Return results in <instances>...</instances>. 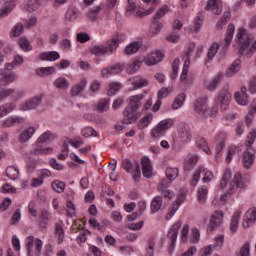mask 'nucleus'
<instances>
[{
    "label": "nucleus",
    "mask_w": 256,
    "mask_h": 256,
    "mask_svg": "<svg viewBox=\"0 0 256 256\" xmlns=\"http://www.w3.org/2000/svg\"><path fill=\"white\" fill-rule=\"evenodd\" d=\"M235 43L238 55L251 59L256 52V39L243 27L239 28L236 34Z\"/></svg>",
    "instance_id": "nucleus-1"
},
{
    "label": "nucleus",
    "mask_w": 256,
    "mask_h": 256,
    "mask_svg": "<svg viewBox=\"0 0 256 256\" xmlns=\"http://www.w3.org/2000/svg\"><path fill=\"white\" fill-rule=\"evenodd\" d=\"M51 137H53V134H51L50 131L44 132L36 141V147L32 153L33 155H51L53 153V148L47 147V148H41V144L47 143L51 140Z\"/></svg>",
    "instance_id": "nucleus-2"
},
{
    "label": "nucleus",
    "mask_w": 256,
    "mask_h": 256,
    "mask_svg": "<svg viewBox=\"0 0 256 256\" xmlns=\"http://www.w3.org/2000/svg\"><path fill=\"white\" fill-rule=\"evenodd\" d=\"M201 173H204V177L202 181L204 183H209L213 181L215 175H213V172L207 170L204 166H199L198 169L194 172L192 179L190 180V185L192 187H196L199 183V179H201Z\"/></svg>",
    "instance_id": "nucleus-3"
},
{
    "label": "nucleus",
    "mask_w": 256,
    "mask_h": 256,
    "mask_svg": "<svg viewBox=\"0 0 256 256\" xmlns=\"http://www.w3.org/2000/svg\"><path fill=\"white\" fill-rule=\"evenodd\" d=\"M26 245L28 256L41 255V251L43 249V241H41V239L28 236Z\"/></svg>",
    "instance_id": "nucleus-4"
},
{
    "label": "nucleus",
    "mask_w": 256,
    "mask_h": 256,
    "mask_svg": "<svg viewBox=\"0 0 256 256\" xmlns=\"http://www.w3.org/2000/svg\"><path fill=\"white\" fill-rule=\"evenodd\" d=\"M231 92L229 89L223 88L219 91L218 97L216 99V105H220L222 111H227V107L231 104Z\"/></svg>",
    "instance_id": "nucleus-5"
},
{
    "label": "nucleus",
    "mask_w": 256,
    "mask_h": 256,
    "mask_svg": "<svg viewBox=\"0 0 256 256\" xmlns=\"http://www.w3.org/2000/svg\"><path fill=\"white\" fill-rule=\"evenodd\" d=\"M152 13L153 8L145 11L143 8L135 6L134 3H129L126 7V17H131L133 15L134 17H145L147 15H151Z\"/></svg>",
    "instance_id": "nucleus-6"
},
{
    "label": "nucleus",
    "mask_w": 256,
    "mask_h": 256,
    "mask_svg": "<svg viewBox=\"0 0 256 256\" xmlns=\"http://www.w3.org/2000/svg\"><path fill=\"white\" fill-rule=\"evenodd\" d=\"M244 188L245 183L243 182V177L241 176V173L237 172L228 185L227 193L228 195H233L234 193H237V189Z\"/></svg>",
    "instance_id": "nucleus-7"
},
{
    "label": "nucleus",
    "mask_w": 256,
    "mask_h": 256,
    "mask_svg": "<svg viewBox=\"0 0 256 256\" xmlns=\"http://www.w3.org/2000/svg\"><path fill=\"white\" fill-rule=\"evenodd\" d=\"M164 57H165V53H163L162 51L156 50L150 53L146 58H144V63L148 67H153V65H157L158 63H161Z\"/></svg>",
    "instance_id": "nucleus-8"
},
{
    "label": "nucleus",
    "mask_w": 256,
    "mask_h": 256,
    "mask_svg": "<svg viewBox=\"0 0 256 256\" xmlns=\"http://www.w3.org/2000/svg\"><path fill=\"white\" fill-rule=\"evenodd\" d=\"M204 9L205 11H210L213 15H221V13H223V1L208 0Z\"/></svg>",
    "instance_id": "nucleus-9"
},
{
    "label": "nucleus",
    "mask_w": 256,
    "mask_h": 256,
    "mask_svg": "<svg viewBox=\"0 0 256 256\" xmlns=\"http://www.w3.org/2000/svg\"><path fill=\"white\" fill-rule=\"evenodd\" d=\"M194 110L202 117H207L209 113V106H207V97L198 98L194 102Z\"/></svg>",
    "instance_id": "nucleus-10"
},
{
    "label": "nucleus",
    "mask_w": 256,
    "mask_h": 256,
    "mask_svg": "<svg viewBox=\"0 0 256 256\" xmlns=\"http://www.w3.org/2000/svg\"><path fill=\"white\" fill-rule=\"evenodd\" d=\"M123 115V125H131V123H135V121L139 119V114L137 113V110L130 107L125 108Z\"/></svg>",
    "instance_id": "nucleus-11"
},
{
    "label": "nucleus",
    "mask_w": 256,
    "mask_h": 256,
    "mask_svg": "<svg viewBox=\"0 0 256 256\" xmlns=\"http://www.w3.org/2000/svg\"><path fill=\"white\" fill-rule=\"evenodd\" d=\"M223 211H215L214 214L210 217L209 224H208V231H215L221 223H223Z\"/></svg>",
    "instance_id": "nucleus-12"
},
{
    "label": "nucleus",
    "mask_w": 256,
    "mask_h": 256,
    "mask_svg": "<svg viewBox=\"0 0 256 256\" xmlns=\"http://www.w3.org/2000/svg\"><path fill=\"white\" fill-rule=\"evenodd\" d=\"M14 81H17V75L15 73L0 70V89L7 87V85L14 83Z\"/></svg>",
    "instance_id": "nucleus-13"
},
{
    "label": "nucleus",
    "mask_w": 256,
    "mask_h": 256,
    "mask_svg": "<svg viewBox=\"0 0 256 256\" xmlns=\"http://www.w3.org/2000/svg\"><path fill=\"white\" fill-rule=\"evenodd\" d=\"M182 222L177 221L172 225L170 230L168 231L167 237L171 240L170 250L173 251L175 249V242L177 241V235L179 233V229H181Z\"/></svg>",
    "instance_id": "nucleus-14"
},
{
    "label": "nucleus",
    "mask_w": 256,
    "mask_h": 256,
    "mask_svg": "<svg viewBox=\"0 0 256 256\" xmlns=\"http://www.w3.org/2000/svg\"><path fill=\"white\" fill-rule=\"evenodd\" d=\"M253 163H255V149L246 148V151L244 152L242 158V164L244 169H251V167H253Z\"/></svg>",
    "instance_id": "nucleus-15"
},
{
    "label": "nucleus",
    "mask_w": 256,
    "mask_h": 256,
    "mask_svg": "<svg viewBox=\"0 0 256 256\" xmlns=\"http://www.w3.org/2000/svg\"><path fill=\"white\" fill-rule=\"evenodd\" d=\"M128 81L133 86L131 91H137V89H143V87H147V85H149V80L142 76H134L132 78H129Z\"/></svg>",
    "instance_id": "nucleus-16"
},
{
    "label": "nucleus",
    "mask_w": 256,
    "mask_h": 256,
    "mask_svg": "<svg viewBox=\"0 0 256 256\" xmlns=\"http://www.w3.org/2000/svg\"><path fill=\"white\" fill-rule=\"evenodd\" d=\"M189 58L185 59L182 73L180 75V81L183 83V85H191L193 83V78L189 76V67H190Z\"/></svg>",
    "instance_id": "nucleus-17"
},
{
    "label": "nucleus",
    "mask_w": 256,
    "mask_h": 256,
    "mask_svg": "<svg viewBox=\"0 0 256 256\" xmlns=\"http://www.w3.org/2000/svg\"><path fill=\"white\" fill-rule=\"evenodd\" d=\"M142 173L147 179L153 177V165H151V160L147 156H143L141 159Z\"/></svg>",
    "instance_id": "nucleus-18"
},
{
    "label": "nucleus",
    "mask_w": 256,
    "mask_h": 256,
    "mask_svg": "<svg viewBox=\"0 0 256 256\" xmlns=\"http://www.w3.org/2000/svg\"><path fill=\"white\" fill-rule=\"evenodd\" d=\"M255 220H256V209L255 208L249 209L243 218L242 227L244 229H249V227L253 226V224L255 223Z\"/></svg>",
    "instance_id": "nucleus-19"
},
{
    "label": "nucleus",
    "mask_w": 256,
    "mask_h": 256,
    "mask_svg": "<svg viewBox=\"0 0 256 256\" xmlns=\"http://www.w3.org/2000/svg\"><path fill=\"white\" fill-rule=\"evenodd\" d=\"M178 138L183 144L189 143L193 139L191 129L188 126H180L178 128Z\"/></svg>",
    "instance_id": "nucleus-20"
},
{
    "label": "nucleus",
    "mask_w": 256,
    "mask_h": 256,
    "mask_svg": "<svg viewBox=\"0 0 256 256\" xmlns=\"http://www.w3.org/2000/svg\"><path fill=\"white\" fill-rule=\"evenodd\" d=\"M121 71H123V65L115 64L113 66L103 68L101 70V75H102V77L108 78V77H111L113 75H119V73H121Z\"/></svg>",
    "instance_id": "nucleus-21"
},
{
    "label": "nucleus",
    "mask_w": 256,
    "mask_h": 256,
    "mask_svg": "<svg viewBox=\"0 0 256 256\" xmlns=\"http://www.w3.org/2000/svg\"><path fill=\"white\" fill-rule=\"evenodd\" d=\"M235 101L238 105L245 106L249 103V95H247V87H241L240 91L234 94Z\"/></svg>",
    "instance_id": "nucleus-22"
},
{
    "label": "nucleus",
    "mask_w": 256,
    "mask_h": 256,
    "mask_svg": "<svg viewBox=\"0 0 256 256\" xmlns=\"http://www.w3.org/2000/svg\"><path fill=\"white\" fill-rule=\"evenodd\" d=\"M42 101L43 100L41 97L32 98L31 100L20 105V111H31V109H37Z\"/></svg>",
    "instance_id": "nucleus-23"
},
{
    "label": "nucleus",
    "mask_w": 256,
    "mask_h": 256,
    "mask_svg": "<svg viewBox=\"0 0 256 256\" xmlns=\"http://www.w3.org/2000/svg\"><path fill=\"white\" fill-rule=\"evenodd\" d=\"M143 99H145V94H136L130 96L128 98V107H130V109L139 111V107H141V101H143Z\"/></svg>",
    "instance_id": "nucleus-24"
},
{
    "label": "nucleus",
    "mask_w": 256,
    "mask_h": 256,
    "mask_svg": "<svg viewBox=\"0 0 256 256\" xmlns=\"http://www.w3.org/2000/svg\"><path fill=\"white\" fill-rule=\"evenodd\" d=\"M86 87H87V79L83 78L78 84L72 86L70 90V95L72 97H77L81 95L83 91H85Z\"/></svg>",
    "instance_id": "nucleus-25"
},
{
    "label": "nucleus",
    "mask_w": 256,
    "mask_h": 256,
    "mask_svg": "<svg viewBox=\"0 0 256 256\" xmlns=\"http://www.w3.org/2000/svg\"><path fill=\"white\" fill-rule=\"evenodd\" d=\"M35 131V127H27L19 134L18 140L20 141V143H27V141H29V139H31V137L35 135Z\"/></svg>",
    "instance_id": "nucleus-26"
},
{
    "label": "nucleus",
    "mask_w": 256,
    "mask_h": 256,
    "mask_svg": "<svg viewBox=\"0 0 256 256\" xmlns=\"http://www.w3.org/2000/svg\"><path fill=\"white\" fill-rule=\"evenodd\" d=\"M51 221V212L47 209L40 210L39 226L41 229H47V223Z\"/></svg>",
    "instance_id": "nucleus-27"
},
{
    "label": "nucleus",
    "mask_w": 256,
    "mask_h": 256,
    "mask_svg": "<svg viewBox=\"0 0 256 256\" xmlns=\"http://www.w3.org/2000/svg\"><path fill=\"white\" fill-rule=\"evenodd\" d=\"M241 219V210H237L232 215V218L230 220V226L229 229L231 233H237V229H239V220Z\"/></svg>",
    "instance_id": "nucleus-28"
},
{
    "label": "nucleus",
    "mask_w": 256,
    "mask_h": 256,
    "mask_svg": "<svg viewBox=\"0 0 256 256\" xmlns=\"http://www.w3.org/2000/svg\"><path fill=\"white\" fill-rule=\"evenodd\" d=\"M119 37H114L106 42V45L104 46L106 49V53H110L113 55L115 51H117V47H119Z\"/></svg>",
    "instance_id": "nucleus-29"
},
{
    "label": "nucleus",
    "mask_w": 256,
    "mask_h": 256,
    "mask_svg": "<svg viewBox=\"0 0 256 256\" xmlns=\"http://www.w3.org/2000/svg\"><path fill=\"white\" fill-rule=\"evenodd\" d=\"M60 55L58 52L51 51V52H43L39 55L40 61H57L60 59Z\"/></svg>",
    "instance_id": "nucleus-30"
},
{
    "label": "nucleus",
    "mask_w": 256,
    "mask_h": 256,
    "mask_svg": "<svg viewBox=\"0 0 256 256\" xmlns=\"http://www.w3.org/2000/svg\"><path fill=\"white\" fill-rule=\"evenodd\" d=\"M233 35H235V25L229 24L227 26L226 35H225V45L229 47L231 45V41H233Z\"/></svg>",
    "instance_id": "nucleus-31"
},
{
    "label": "nucleus",
    "mask_w": 256,
    "mask_h": 256,
    "mask_svg": "<svg viewBox=\"0 0 256 256\" xmlns=\"http://www.w3.org/2000/svg\"><path fill=\"white\" fill-rule=\"evenodd\" d=\"M161 29H163V23H161L159 20H155L154 18H152V22L150 25V35H157Z\"/></svg>",
    "instance_id": "nucleus-32"
},
{
    "label": "nucleus",
    "mask_w": 256,
    "mask_h": 256,
    "mask_svg": "<svg viewBox=\"0 0 256 256\" xmlns=\"http://www.w3.org/2000/svg\"><path fill=\"white\" fill-rule=\"evenodd\" d=\"M197 161H199L197 155L190 156L184 163L185 171H193L195 165H197Z\"/></svg>",
    "instance_id": "nucleus-33"
},
{
    "label": "nucleus",
    "mask_w": 256,
    "mask_h": 256,
    "mask_svg": "<svg viewBox=\"0 0 256 256\" xmlns=\"http://www.w3.org/2000/svg\"><path fill=\"white\" fill-rule=\"evenodd\" d=\"M54 86L56 87V89L67 91L69 89V81L64 77H60L54 81Z\"/></svg>",
    "instance_id": "nucleus-34"
},
{
    "label": "nucleus",
    "mask_w": 256,
    "mask_h": 256,
    "mask_svg": "<svg viewBox=\"0 0 256 256\" xmlns=\"http://www.w3.org/2000/svg\"><path fill=\"white\" fill-rule=\"evenodd\" d=\"M141 47V43L139 42H132L128 46H126L124 53L126 55H135L139 51V48Z\"/></svg>",
    "instance_id": "nucleus-35"
},
{
    "label": "nucleus",
    "mask_w": 256,
    "mask_h": 256,
    "mask_svg": "<svg viewBox=\"0 0 256 256\" xmlns=\"http://www.w3.org/2000/svg\"><path fill=\"white\" fill-rule=\"evenodd\" d=\"M239 71H241V59H236L227 70V75L231 77V75H235Z\"/></svg>",
    "instance_id": "nucleus-36"
},
{
    "label": "nucleus",
    "mask_w": 256,
    "mask_h": 256,
    "mask_svg": "<svg viewBox=\"0 0 256 256\" xmlns=\"http://www.w3.org/2000/svg\"><path fill=\"white\" fill-rule=\"evenodd\" d=\"M16 105L13 103L3 104L0 106V119L2 117H5L6 115H9L11 111L15 109Z\"/></svg>",
    "instance_id": "nucleus-37"
},
{
    "label": "nucleus",
    "mask_w": 256,
    "mask_h": 256,
    "mask_svg": "<svg viewBox=\"0 0 256 256\" xmlns=\"http://www.w3.org/2000/svg\"><path fill=\"white\" fill-rule=\"evenodd\" d=\"M163 205V198L161 196H155L151 203V212L157 213Z\"/></svg>",
    "instance_id": "nucleus-38"
},
{
    "label": "nucleus",
    "mask_w": 256,
    "mask_h": 256,
    "mask_svg": "<svg viewBox=\"0 0 256 256\" xmlns=\"http://www.w3.org/2000/svg\"><path fill=\"white\" fill-rule=\"evenodd\" d=\"M230 19H231V12L229 11L224 12L223 16L216 24L217 29L219 30L223 29V27H225V25L229 23Z\"/></svg>",
    "instance_id": "nucleus-39"
},
{
    "label": "nucleus",
    "mask_w": 256,
    "mask_h": 256,
    "mask_svg": "<svg viewBox=\"0 0 256 256\" xmlns=\"http://www.w3.org/2000/svg\"><path fill=\"white\" fill-rule=\"evenodd\" d=\"M207 193H209L207 186L203 185L198 188L197 197L199 203H205V201H207Z\"/></svg>",
    "instance_id": "nucleus-40"
},
{
    "label": "nucleus",
    "mask_w": 256,
    "mask_h": 256,
    "mask_svg": "<svg viewBox=\"0 0 256 256\" xmlns=\"http://www.w3.org/2000/svg\"><path fill=\"white\" fill-rule=\"evenodd\" d=\"M79 15H81L79 10L76 8H70L67 10L65 15L66 21H76V19H79Z\"/></svg>",
    "instance_id": "nucleus-41"
},
{
    "label": "nucleus",
    "mask_w": 256,
    "mask_h": 256,
    "mask_svg": "<svg viewBox=\"0 0 256 256\" xmlns=\"http://www.w3.org/2000/svg\"><path fill=\"white\" fill-rule=\"evenodd\" d=\"M39 5H41V0H28L25 9L28 13H34L39 9Z\"/></svg>",
    "instance_id": "nucleus-42"
},
{
    "label": "nucleus",
    "mask_w": 256,
    "mask_h": 256,
    "mask_svg": "<svg viewBox=\"0 0 256 256\" xmlns=\"http://www.w3.org/2000/svg\"><path fill=\"white\" fill-rule=\"evenodd\" d=\"M90 53L92 55H96L97 57H101L102 55H107L108 52L105 46L95 45L91 47Z\"/></svg>",
    "instance_id": "nucleus-43"
},
{
    "label": "nucleus",
    "mask_w": 256,
    "mask_h": 256,
    "mask_svg": "<svg viewBox=\"0 0 256 256\" xmlns=\"http://www.w3.org/2000/svg\"><path fill=\"white\" fill-rule=\"evenodd\" d=\"M219 51V44L217 43H212V45L208 49L207 53V61H213L215 56L217 55V52Z\"/></svg>",
    "instance_id": "nucleus-44"
},
{
    "label": "nucleus",
    "mask_w": 256,
    "mask_h": 256,
    "mask_svg": "<svg viewBox=\"0 0 256 256\" xmlns=\"http://www.w3.org/2000/svg\"><path fill=\"white\" fill-rule=\"evenodd\" d=\"M96 111L98 113H105V111L109 110V99H102L96 105Z\"/></svg>",
    "instance_id": "nucleus-45"
},
{
    "label": "nucleus",
    "mask_w": 256,
    "mask_h": 256,
    "mask_svg": "<svg viewBox=\"0 0 256 256\" xmlns=\"http://www.w3.org/2000/svg\"><path fill=\"white\" fill-rule=\"evenodd\" d=\"M36 73L40 77H47V75H53L55 73V67H41L37 69Z\"/></svg>",
    "instance_id": "nucleus-46"
},
{
    "label": "nucleus",
    "mask_w": 256,
    "mask_h": 256,
    "mask_svg": "<svg viewBox=\"0 0 256 256\" xmlns=\"http://www.w3.org/2000/svg\"><path fill=\"white\" fill-rule=\"evenodd\" d=\"M166 177L168 181H175L177 177H179V169L173 168V167H168L166 169Z\"/></svg>",
    "instance_id": "nucleus-47"
},
{
    "label": "nucleus",
    "mask_w": 256,
    "mask_h": 256,
    "mask_svg": "<svg viewBox=\"0 0 256 256\" xmlns=\"http://www.w3.org/2000/svg\"><path fill=\"white\" fill-rule=\"evenodd\" d=\"M139 69H141V61L134 60L133 62L128 64L127 73H129L130 75H133V73H137Z\"/></svg>",
    "instance_id": "nucleus-48"
},
{
    "label": "nucleus",
    "mask_w": 256,
    "mask_h": 256,
    "mask_svg": "<svg viewBox=\"0 0 256 256\" xmlns=\"http://www.w3.org/2000/svg\"><path fill=\"white\" fill-rule=\"evenodd\" d=\"M6 175L9 179L15 181V179H19V170L14 166H9L6 169Z\"/></svg>",
    "instance_id": "nucleus-49"
},
{
    "label": "nucleus",
    "mask_w": 256,
    "mask_h": 256,
    "mask_svg": "<svg viewBox=\"0 0 256 256\" xmlns=\"http://www.w3.org/2000/svg\"><path fill=\"white\" fill-rule=\"evenodd\" d=\"M221 79H223V74H218L209 82L207 89H209V91H215V89H217V85L221 83Z\"/></svg>",
    "instance_id": "nucleus-50"
},
{
    "label": "nucleus",
    "mask_w": 256,
    "mask_h": 256,
    "mask_svg": "<svg viewBox=\"0 0 256 256\" xmlns=\"http://www.w3.org/2000/svg\"><path fill=\"white\" fill-rule=\"evenodd\" d=\"M256 139V130H251L247 136V140L245 143L246 149H253V144L255 143Z\"/></svg>",
    "instance_id": "nucleus-51"
},
{
    "label": "nucleus",
    "mask_w": 256,
    "mask_h": 256,
    "mask_svg": "<svg viewBox=\"0 0 256 256\" xmlns=\"http://www.w3.org/2000/svg\"><path fill=\"white\" fill-rule=\"evenodd\" d=\"M51 187L56 193H63V191H65V182L61 180H54Z\"/></svg>",
    "instance_id": "nucleus-52"
},
{
    "label": "nucleus",
    "mask_w": 256,
    "mask_h": 256,
    "mask_svg": "<svg viewBox=\"0 0 256 256\" xmlns=\"http://www.w3.org/2000/svg\"><path fill=\"white\" fill-rule=\"evenodd\" d=\"M229 179H231V170L230 169H226L223 173V176L220 180V189H225L227 187V183L229 181Z\"/></svg>",
    "instance_id": "nucleus-53"
},
{
    "label": "nucleus",
    "mask_w": 256,
    "mask_h": 256,
    "mask_svg": "<svg viewBox=\"0 0 256 256\" xmlns=\"http://www.w3.org/2000/svg\"><path fill=\"white\" fill-rule=\"evenodd\" d=\"M239 151H241V148H239V146H230L228 148V153L226 156V163H230L231 161H233V155H236V153H239Z\"/></svg>",
    "instance_id": "nucleus-54"
},
{
    "label": "nucleus",
    "mask_w": 256,
    "mask_h": 256,
    "mask_svg": "<svg viewBox=\"0 0 256 256\" xmlns=\"http://www.w3.org/2000/svg\"><path fill=\"white\" fill-rule=\"evenodd\" d=\"M173 123H174L173 119L168 118V119H164V120L160 121L157 125L165 133V131H167V129H171Z\"/></svg>",
    "instance_id": "nucleus-55"
},
{
    "label": "nucleus",
    "mask_w": 256,
    "mask_h": 256,
    "mask_svg": "<svg viewBox=\"0 0 256 256\" xmlns=\"http://www.w3.org/2000/svg\"><path fill=\"white\" fill-rule=\"evenodd\" d=\"M183 103H185V94H179L172 104V109H181Z\"/></svg>",
    "instance_id": "nucleus-56"
},
{
    "label": "nucleus",
    "mask_w": 256,
    "mask_h": 256,
    "mask_svg": "<svg viewBox=\"0 0 256 256\" xmlns=\"http://www.w3.org/2000/svg\"><path fill=\"white\" fill-rule=\"evenodd\" d=\"M151 121H153V114H148L139 121L138 127L140 129H145V127H149Z\"/></svg>",
    "instance_id": "nucleus-57"
},
{
    "label": "nucleus",
    "mask_w": 256,
    "mask_h": 256,
    "mask_svg": "<svg viewBox=\"0 0 256 256\" xmlns=\"http://www.w3.org/2000/svg\"><path fill=\"white\" fill-rule=\"evenodd\" d=\"M120 89H121V83H119V82L110 83L109 84V89H108L109 97H113V95H115V93L120 91Z\"/></svg>",
    "instance_id": "nucleus-58"
},
{
    "label": "nucleus",
    "mask_w": 256,
    "mask_h": 256,
    "mask_svg": "<svg viewBox=\"0 0 256 256\" xmlns=\"http://www.w3.org/2000/svg\"><path fill=\"white\" fill-rule=\"evenodd\" d=\"M167 13H169V7L163 6L157 10L156 14L154 15V17L152 19L159 21V19H163V17H165V15H167Z\"/></svg>",
    "instance_id": "nucleus-59"
},
{
    "label": "nucleus",
    "mask_w": 256,
    "mask_h": 256,
    "mask_svg": "<svg viewBox=\"0 0 256 256\" xmlns=\"http://www.w3.org/2000/svg\"><path fill=\"white\" fill-rule=\"evenodd\" d=\"M55 235L58 237V243H63V239H65V231L59 224L55 225Z\"/></svg>",
    "instance_id": "nucleus-60"
},
{
    "label": "nucleus",
    "mask_w": 256,
    "mask_h": 256,
    "mask_svg": "<svg viewBox=\"0 0 256 256\" xmlns=\"http://www.w3.org/2000/svg\"><path fill=\"white\" fill-rule=\"evenodd\" d=\"M14 94H15V89L13 88H8L0 91V103L2 101H5L7 97H13Z\"/></svg>",
    "instance_id": "nucleus-61"
},
{
    "label": "nucleus",
    "mask_w": 256,
    "mask_h": 256,
    "mask_svg": "<svg viewBox=\"0 0 256 256\" xmlns=\"http://www.w3.org/2000/svg\"><path fill=\"white\" fill-rule=\"evenodd\" d=\"M101 9H103L101 6H97L94 9L90 10L88 14V19H90V21H97V17H99Z\"/></svg>",
    "instance_id": "nucleus-62"
},
{
    "label": "nucleus",
    "mask_w": 256,
    "mask_h": 256,
    "mask_svg": "<svg viewBox=\"0 0 256 256\" xmlns=\"http://www.w3.org/2000/svg\"><path fill=\"white\" fill-rule=\"evenodd\" d=\"M13 3L9 2L7 3L1 10H0V17H7L11 11H13Z\"/></svg>",
    "instance_id": "nucleus-63"
},
{
    "label": "nucleus",
    "mask_w": 256,
    "mask_h": 256,
    "mask_svg": "<svg viewBox=\"0 0 256 256\" xmlns=\"http://www.w3.org/2000/svg\"><path fill=\"white\" fill-rule=\"evenodd\" d=\"M248 91L252 95H255V93H256V75L252 76V78L250 79Z\"/></svg>",
    "instance_id": "nucleus-64"
}]
</instances>
